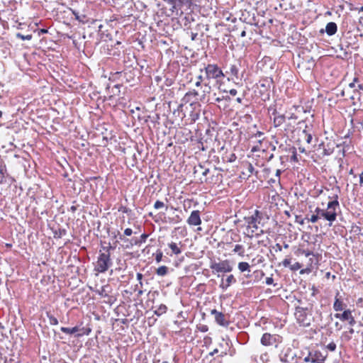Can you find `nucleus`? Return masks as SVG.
Returning <instances> with one entry per match:
<instances>
[{
	"instance_id": "f257e3e1",
	"label": "nucleus",
	"mask_w": 363,
	"mask_h": 363,
	"mask_svg": "<svg viewBox=\"0 0 363 363\" xmlns=\"http://www.w3.org/2000/svg\"><path fill=\"white\" fill-rule=\"evenodd\" d=\"M329 199H331V201L328 203L327 211L317 207L315 209V213L316 215L319 216L320 218L323 217L324 219L329 221L330 223V225H331L332 223L336 220V210L339 207L337 193L334 194L332 196H329Z\"/></svg>"
},
{
	"instance_id": "f03ea898",
	"label": "nucleus",
	"mask_w": 363,
	"mask_h": 363,
	"mask_svg": "<svg viewBox=\"0 0 363 363\" xmlns=\"http://www.w3.org/2000/svg\"><path fill=\"white\" fill-rule=\"evenodd\" d=\"M313 306L308 304L306 307L296 306L295 308L294 316L297 323L303 327H308L312 321Z\"/></svg>"
},
{
	"instance_id": "7ed1b4c3",
	"label": "nucleus",
	"mask_w": 363,
	"mask_h": 363,
	"mask_svg": "<svg viewBox=\"0 0 363 363\" xmlns=\"http://www.w3.org/2000/svg\"><path fill=\"white\" fill-rule=\"evenodd\" d=\"M263 218V213L258 210H255L254 213L249 216L245 217L247 223V230L249 237H253L255 235H259L260 233H257L259 225Z\"/></svg>"
},
{
	"instance_id": "20e7f679",
	"label": "nucleus",
	"mask_w": 363,
	"mask_h": 363,
	"mask_svg": "<svg viewBox=\"0 0 363 363\" xmlns=\"http://www.w3.org/2000/svg\"><path fill=\"white\" fill-rule=\"evenodd\" d=\"M111 264V255L108 249H107L105 252H100L94 266V270L99 273H104Z\"/></svg>"
},
{
	"instance_id": "39448f33",
	"label": "nucleus",
	"mask_w": 363,
	"mask_h": 363,
	"mask_svg": "<svg viewBox=\"0 0 363 363\" xmlns=\"http://www.w3.org/2000/svg\"><path fill=\"white\" fill-rule=\"evenodd\" d=\"M210 268L213 270V272L216 273H228L233 270V266L228 259L222 260L218 262L212 260L210 264Z\"/></svg>"
},
{
	"instance_id": "423d86ee",
	"label": "nucleus",
	"mask_w": 363,
	"mask_h": 363,
	"mask_svg": "<svg viewBox=\"0 0 363 363\" xmlns=\"http://www.w3.org/2000/svg\"><path fill=\"white\" fill-rule=\"evenodd\" d=\"M206 73V79H218L225 77L221 69L216 64H208L204 67Z\"/></svg>"
},
{
	"instance_id": "0eeeda50",
	"label": "nucleus",
	"mask_w": 363,
	"mask_h": 363,
	"mask_svg": "<svg viewBox=\"0 0 363 363\" xmlns=\"http://www.w3.org/2000/svg\"><path fill=\"white\" fill-rule=\"evenodd\" d=\"M60 330L67 335L76 334L75 337H77L84 335H89L91 332L90 328H81L79 325H76L73 328L61 327Z\"/></svg>"
},
{
	"instance_id": "6e6552de",
	"label": "nucleus",
	"mask_w": 363,
	"mask_h": 363,
	"mask_svg": "<svg viewBox=\"0 0 363 363\" xmlns=\"http://www.w3.org/2000/svg\"><path fill=\"white\" fill-rule=\"evenodd\" d=\"M272 83V79H269L268 78H265L263 79H261L259 83L257 84V89L259 94L264 96V100L268 99L269 97V90H270V85Z\"/></svg>"
},
{
	"instance_id": "1a4fd4ad",
	"label": "nucleus",
	"mask_w": 363,
	"mask_h": 363,
	"mask_svg": "<svg viewBox=\"0 0 363 363\" xmlns=\"http://www.w3.org/2000/svg\"><path fill=\"white\" fill-rule=\"evenodd\" d=\"M281 342V337L277 334H270L265 333L261 337L260 342L264 346H272Z\"/></svg>"
},
{
	"instance_id": "9d476101",
	"label": "nucleus",
	"mask_w": 363,
	"mask_h": 363,
	"mask_svg": "<svg viewBox=\"0 0 363 363\" xmlns=\"http://www.w3.org/2000/svg\"><path fill=\"white\" fill-rule=\"evenodd\" d=\"M326 358V355L323 354L320 351L311 352L307 357L304 358L305 362L312 363H324Z\"/></svg>"
},
{
	"instance_id": "9b49d317",
	"label": "nucleus",
	"mask_w": 363,
	"mask_h": 363,
	"mask_svg": "<svg viewBox=\"0 0 363 363\" xmlns=\"http://www.w3.org/2000/svg\"><path fill=\"white\" fill-rule=\"evenodd\" d=\"M211 314L214 315L215 320L217 324L223 326L228 327L229 325V320L226 318V315L221 312L218 311L216 309H213L211 311Z\"/></svg>"
},
{
	"instance_id": "f8f14e48",
	"label": "nucleus",
	"mask_w": 363,
	"mask_h": 363,
	"mask_svg": "<svg viewBox=\"0 0 363 363\" xmlns=\"http://www.w3.org/2000/svg\"><path fill=\"white\" fill-rule=\"evenodd\" d=\"M186 222L189 225L196 226L201 225V219L200 216V211L198 210L193 211Z\"/></svg>"
},
{
	"instance_id": "ddd939ff",
	"label": "nucleus",
	"mask_w": 363,
	"mask_h": 363,
	"mask_svg": "<svg viewBox=\"0 0 363 363\" xmlns=\"http://www.w3.org/2000/svg\"><path fill=\"white\" fill-rule=\"evenodd\" d=\"M273 125L275 128H278L286 123V116L284 114L279 113L276 109L274 110Z\"/></svg>"
},
{
	"instance_id": "4468645a",
	"label": "nucleus",
	"mask_w": 363,
	"mask_h": 363,
	"mask_svg": "<svg viewBox=\"0 0 363 363\" xmlns=\"http://www.w3.org/2000/svg\"><path fill=\"white\" fill-rule=\"evenodd\" d=\"M236 282V279L233 274L227 276L226 279L222 278L220 284V288L223 290H226L230 285Z\"/></svg>"
},
{
	"instance_id": "2eb2a0df",
	"label": "nucleus",
	"mask_w": 363,
	"mask_h": 363,
	"mask_svg": "<svg viewBox=\"0 0 363 363\" xmlns=\"http://www.w3.org/2000/svg\"><path fill=\"white\" fill-rule=\"evenodd\" d=\"M169 247L171 249L172 254L178 255L182 253L181 247L183 246L180 242L179 244L172 242L168 244Z\"/></svg>"
},
{
	"instance_id": "dca6fc26",
	"label": "nucleus",
	"mask_w": 363,
	"mask_h": 363,
	"mask_svg": "<svg viewBox=\"0 0 363 363\" xmlns=\"http://www.w3.org/2000/svg\"><path fill=\"white\" fill-rule=\"evenodd\" d=\"M352 311L350 310H345L342 313H335V317L342 321L349 320L352 317Z\"/></svg>"
},
{
	"instance_id": "f3484780",
	"label": "nucleus",
	"mask_w": 363,
	"mask_h": 363,
	"mask_svg": "<svg viewBox=\"0 0 363 363\" xmlns=\"http://www.w3.org/2000/svg\"><path fill=\"white\" fill-rule=\"evenodd\" d=\"M337 30V24L334 22L328 23L325 26V32L328 35H333L336 33Z\"/></svg>"
},
{
	"instance_id": "a211bd4d",
	"label": "nucleus",
	"mask_w": 363,
	"mask_h": 363,
	"mask_svg": "<svg viewBox=\"0 0 363 363\" xmlns=\"http://www.w3.org/2000/svg\"><path fill=\"white\" fill-rule=\"evenodd\" d=\"M199 96V93L195 89H192L188 92L186 93V94L184 95V98H183V101L185 102V103H189L191 101V99L193 98H196Z\"/></svg>"
},
{
	"instance_id": "6ab92c4d",
	"label": "nucleus",
	"mask_w": 363,
	"mask_h": 363,
	"mask_svg": "<svg viewBox=\"0 0 363 363\" xmlns=\"http://www.w3.org/2000/svg\"><path fill=\"white\" fill-rule=\"evenodd\" d=\"M110 292L111 286L108 284L101 286V288L97 291L98 294L101 297L108 296Z\"/></svg>"
},
{
	"instance_id": "aec40b11",
	"label": "nucleus",
	"mask_w": 363,
	"mask_h": 363,
	"mask_svg": "<svg viewBox=\"0 0 363 363\" xmlns=\"http://www.w3.org/2000/svg\"><path fill=\"white\" fill-rule=\"evenodd\" d=\"M339 295V292L337 293L335 296V300L333 304V308L335 311H341L343 310L344 303L342 301H341L337 296Z\"/></svg>"
},
{
	"instance_id": "412c9836",
	"label": "nucleus",
	"mask_w": 363,
	"mask_h": 363,
	"mask_svg": "<svg viewBox=\"0 0 363 363\" xmlns=\"http://www.w3.org/2000/svg\"><path fill=\"white\" fill-rule=\"evenodd\" d=\"M226 72L227 74H230L231 77L238 79L239 69L237 65H230L229 71Z\"/></svg>"
},
{
	"instance_id": "4be33fe9",
	"label": "nucleus",
	"mask_w": 363,
	"mask_h": 363,
	"mask_svg": "<svg viewBox=\"0 0 363 363\" xmlns=\"http://www.w3.org/2000/svg\"><path fill=\"white\" fill-rule=\"evenodd\" d=\"M238 268L240 272H250V266L246 262H240L238 264Z\"/></svg>"
},
{
	"instance_id": "5701e85b",
	"label": "nucleus",
	"mask_w": 363,
	"mask_h": 363,
	"mask_svg": "<svg viewBox=\"0 0 363 363\" xmlns=\"http://www.w3.org/2000/svg\"><path fill=\"white\" fill-rule=\"evenodd\" d=\"M211 90V86L208 85V83L203 84V89L202 91V94L200 97L201 101H203L205 99L206 95L210 94Z\"/></svg>"
},
{
	"instance_id": "b1692460",
	"label": "nucleus",
	"mask_w": 363,
	"mask_h": 363,
	"mask_svg": "<svg viewBox=\"0 0 363 363\" xmlns=\"http://www.w3.org/2000/svg\"><path fill=\"white\" fill-rule=\"evenodd\" d=\"M167 311V307L164 304H160L157 309L155 311V314L157 316H160L162 314L165 313Z\"/></svg>"
},
{
	"instance_id": "393cba45",
	"label": "nucleus",
	"mask_w": 363,
	"mask_h": 363,
	"mask_svg": "<svg viewBox=\"0 0 363 363\" xmlns=\"http://www.w3.org/2000/svg\"><path fill=\"white\" fill-rule=\"evenodd\" d=\"M233 252L237 253L240 257H243L245 255V247L242 245H236Z\"/></svg>"
},
{
	"instance_id": "a878e982",
	"label": "nucleus",
	"mask_w": 363,
	"mask_h": 363,
	"mask_svg": "<svg viewBox=\"0 0 363 363\" xmlns=\"http://www.w3.org/2000/svg\"><path fill=\"white\" fill-rule=\"evenodd\" d=\"M168 272H169V269L166 266H161V267H158L156 270V274L158 276H161V277L167 275L168 274Z\"/></svg>"
},
{
	"instance_id": "bb28decb",
	"label": "nucleus",
	"mask_w": 363,
	"mask_h": 363,
	"mask_svg": "<svg viewBox=\"0 0 363 363\" xmlns=\"http://www.w3.org/2000/svg\"><path fill=\"white\" fill-rule=\"evenodd\" d=\"M198 172H201L202 175L206 177L209 172V169H203V167L202 165H199L198 167L194 168V174H196Z\"/></svg>"
},
{
	"instance_id": "cd10ccee",
	"label": "nucleus",
	"mask_w": 363,
	"mask_h": 363,
	"mask_svg": "<svg viewBox=\"0 0 363 363\" xmlns=\"http://www.w3.org/2000/svg\"><path fill=\"white\" fill-rule=\"evenodd\" d=\"M148 237L147 234L143 233L140 235L139 240H135L134 244L135 245H140L142 243L145 242L147 238Z\"/></svg>"
},
{
	"instance_id": "c85d7f7f",
	"label": "nucleus",
	"mask_w": 363,
	"mask_h": 363,
	"mask_svg": "<svg viewBox=\"0 0 363 363\" xmlns=\"http://www.w3.org/2000/svg\"><path fill=\"white\" fill-rule=\"evenodd\" d=\"M47 316L49 319V323L50 325H58V320L55 316H53L52 314H50L49 313H47Z\"/></svg>"
},
{
	"instance_id": "c756f323",
	"label": "nucleus",
	"mask_w": 363,
	"mask_h": 363,
	"mask_svg": "<svg viewBox=\"0 0 363 363\" xmlns=\"http://www.w3.org/2000/svg\"><path fill=\"white\" fill-rule=\"evenodd\" d=\"M0 174L1 175L2 178H5L7 175L6 167L4 164H0Z\"/></svg>"
},
{
	"instance_id": "7c9ffc66",
	"label": "nucleus",
	"mask_w": 363,
	"mask_h": 363,
	"mask_svg": "<svg viewBox=\"0 0 363 363\" xmlns=\"http://www.w3.org/2000/svg\"><path fill=\"white\" fill-rule=\"evenodd\" d=\"M73 14L74 15L75 18L77 20H78L79 21L82 22V23L86 22V21H85L86 16L85 15H79V13L76 11H73Z\"/></svg>"
},
{
	"instance_id": "2f4dec72",
	"label": "nucleus",
	"mask_w": 363,
	"mask_h": 363,
	"mask_svg": "<svg viewBox=\"0 0 363 363\" xmlns=\"http://www.w3.org/2000/svg\"><path fill=\"white\" fill-rule=\"evenodd\" d=\"M203 81H204V77L201 74H200L199 75H198L196 77V82L195 83V86L196 87H199Z\"/></svg>"
},
{
	"instance_id": "473e14b6",
	"label": "nucleus",
	"mask_w": 363,
	"mask_h": 363,
	"mask_svg": "<svg viewBox=\"0 0 363 363\" xmlns=\"http://www.w3.org/2000/svg\"><path fill=\"white\" fill-rule=\"evenodd\" d=\"M319 218H320L319 216H318L316 214H313L311 216V218L306 217L305 219H307L308 222L315 223L318 220Z\"/></svg>"
},
{
	"instance_id": "72a5a7b5",
	"label": "nucleus",
	"mask_w": 363,
	"mask_h": 363,
	"mask_svg": "<svg viewBox=\"0 0 363 363\" xmlns=\"http://www.w3.org/2000/svg\"><path fill=\"white\" fill-rule=\"evenodd\" d=\"M197 330L202 333H206L208 330V327L206 325L204 324H199L197 325Z\"/></svg>"
},
{
	"instance_id": "f704fd0d",
	"label": "nucleus",
	"mask_w": 363,
	"mask_h": 363,
	"mask_svg": "<svg viewBox=\"0 0 363 363\" xmlns=\"http://www.w3.org/2000/svg\"><path fill=\"white\" fill-rule=\"evenodd\" d=\"M162 257H163L162 252L160 250H157L156 252V255H155V261L157 262V263H160L162 261Z\"/></svg>"
},
{
	"instance_id": "c9c22d12",
	"label": "nucleus",
	"mask_w": 363,
	"mask_h": 363,
	"mask_svg": "<svg viewBox=\"0 0 363 363\" xmlns=\"http://www.w3.org/2000/svg\"><path fill=\"white\" fill-rule=\"evenodd\" d=\"M299 252L302 255H304L306 257H309L311 255L315 256L313 252L308 250H298Z\"/></svg>"
},
{
	"instance_id": "e433bc0d",
	"label": "nucleus",
	"mask_w": 363,
	"mask_h": 363,
	"mask_svg": "<svg viewBox=\"0 0 363 363\" xmlns=\"http://www.w3.org/2000/svg\"><path fill=\"white\" fill-rule=\"evenodd\" d=\"M16 37H17L18 38H20V39L23 40H30V39L32 38V35H23V34H21V33H18L16 34Z\"/></svg>"
},
{
	"instance_id": "4c0bfd02",
	"label": "nucleus",
	"mask_w": 363,
	"mask_h": 363,
	"mask_svg": "<svg viewBox=\"0 0 363 363\" xmlns=\"http://www.w3.org/2000/svg\"><path fill=\"white\" fill-rule=\"evenodd\" d=\"M302 267V265L299 262H295L294 264L290 266V269L292 271H297Z\"/></svg>"
},
{
	"instance_id": "58836bf2",
	"label": "nucleus",
	"mask_w": 363,
	"mask_h": 363,
	"mask_svg": "<svg viewBox=\"0 0 363 363\" xmlns=\"http://www.w3.org/2000/svg\"><path fill=\"white\" fill-rule=\"evenodd\" d=\"M164 206H165L164 203L162 201H159V200L156 201L154 204V208L155 209H159V208H163Z\"/></svg>"
},
{
	"instance_id": "ea45409f",
	"label": "nucleus",
	"mask_w": 363,
	"mask_h": 363,
	"mask_svg": "<svg viewBox=\"0 0 363 363\" xmlns=\"http://www.w3.org/2000/svg\"><path fill=\"white\" fill-rule=\"evenodd\" d=\"M303 133L306 135V141L308 144H310L312 141V135L310 133H308L306 130L303 131Z\"/></svg>"
},
{
	"instance_id": "a19ab883",
	"label": "nucleus",
	"mask_w": 363,
	"mask_h": 363,
	"mask_svg": "<svg viewBox=\"0 0 363 363\" xmlns=\"http://www.w3.org/2000/svg\"><path fill=\"white\" fill-rule=\"evenodd\" d=\"M326 347L330 351L333 352L336 350V344L334 342H331L326 346Z\"/></svg>"
},
{
	"instance_id": "79ce46f5",
	"label": "nucleus",
	"mask_w": 363,
	"mask_h": 363,
	"mask_svg": "<svg viewBox=\"0 0 363 363\" xmlns=\"http://www.w3.org/2000/svg\"><path fill=\"white\" fill-rule=\"evenodd\" d=\"M291 160L296 162H297L298 161L296 149H294V150H293V155L291 157Z\"/></svg>"
},
{
	"instance_id": "37998d69",
	"label": "nucleus",
	"mask_w": 363,
	"mask_h": 363,
	"mask_svg": "<svg viewBox=\"0 0 363 363\" xmlns=\"http://www.w3.org/2000/svg\"><path fill=\"white\" fill-rule=\"evenodd\" d=\"M309 261L311 262V263L308 264V268L306 269L301 270V272H300L301 274H303L306 271L311 272V267H312L313 260H312L311 258H310Z\"/></svg>"
},
{
	"instance_id": "c03bdc74",
	"label": "nucleus",
	"mask_w": 363,
	"mask_h": 363,
	"mask_svg": "<svg viewBox=\"0 0 363 363\" xmlns=\"http://www.w3.org/2000/svg\"><path fill=\"white\" fill-rule=\"evenodd\" d=\"M294 126L289 122L286 123L284 130L285 131H292Z\"/></svg>"
},
{
	"instance_id": "a18cd8bd",
	"label": "nucleus",
	"mask_w": 363,
	"mask_h": 363,
	"mask_svg": "<svg viewBox=\"0 0 363 363\" xmlns=\"http://www.w3.org/2000/svg\"><path fill=\"white\" fill-rule=\"evenodd\" d=\"M291 264V259H289V258H286L285 259H284V261L282 262V264L284 267H287L290 265Z\"/></svg>"
},
{
	"instance_id": "49530a36",
	"label": "nucleus",
	"mask_w": 363,
	"mask_h": 363,
	"mask_svg": "<svg viewBox=\"0 0 363 363\" xmlns=\"http://www.w3.org/2000/svg\"><path fill=\"white\" fill-rule=\"evenodd\" d=\"M136 277H137V279L139 281L140 286L142 287L143 286L142 279H143V275L141 273H137Z\"/></svg>"
},
{
	"instance_id": "de8ad7c7",
	"label": "nucleus",
	"mask_w": 363,
	"mask_h": 363,
	"mask_svg": "<svg viewBox=\"0 0 363 363\" xmlns=\"http://www.w3.org/2000/svg\"><path fill=\"white\" fill-rule=\"evenodd\" d=\"M163 1L166 3H167L168 4L172 6L173 7H175L177 0H163Z\"/></svg>"
},
{
	"instance_id": "09e8293b",
	"label": "nucleus",
	"mask_w": 363,
	"mask_h": 363,
	"mask_svg": "<svg viewBox=\"0 0 363 363\" xmlns=\"http://www.w3.org/2000/svg\"><path fill=\"white\" fill-rule=\"evenodd\" d=\"M333 150L324 148L323 149V155H330L333 153Z\"/></svg>"
},
{
	"instance_id": "8fccbe9b",
	"label": "nucleus",
	"mask_w": 363,
	"mask_h": 363,
	"mask_svg": "<svg viewBox=\"0 0 363 363\" xmlns=\"http://www.w3.org/2000/svg\"><path fill=\"white\" fill-rule=\"evenodd\" d=\"M133 234V230L131 228H126L124 230V235L126 236H130Z\"/></svg>"
},
{
	"instance_id": "3c124183",
	"label": "nucleus",
	"mask_w": 363,
	"mask_h": 363,
	"mask_svg": "<svg viewBox=\"0 0 363 363\" xmlns=\"http://www.w3.org/2000/svg\"><path fill=\"white\" fill-rule=\"evenodd\" d=\"M358 82V78L357 77H354L353 81L349 84V86L350 88H354L355 86V83Z\"/></svg>"
},
{
	"instance_id": "603ef678",
	"label": "nucleus",
	"mask_w": 363,
	"mask_h": 363,
	"mask_svg": "<svg viewBox=\"0 0 363 363\" xmlns=\"http://www.w3.org/2000/svg\"><path fill=\"white\" fill-rule=\"evenodd\" d=\"M273 281H274V279H273V278H272V277H267V278H266V281H265V282H266V284H267V285H271V284H273Z\"/></svg>"
},
{
	"instance_id": "864d4df0",
	"label": "nucleus",
	"mask_w": 363,
	"mask_h": 363,
	"mask_svg": "<svg viewBox=\"0 0 363 363\" xmlns=\"http://www.w3.org/2000/svg\"><path fill=\"white\" fill-rule=\"evenodd\" d=\"M296 222L298 223L301 225H303L304 224V219H301L300 216H296Z\"/></svg>"
},
{
	"instance_id": "5fc2aeb1",
	"label": "nucleus",
	"mask_w": 363,
	"mask_h": 363,
	"mask_svg": "<svg viewBox=\"0 0 363 363\" xmlns=\"http://www.w3.org/2000/svg\"><path fill=\"white\" fill-rule=\"evenodd\" d=\"M347 321L349 322V324H350V325H352V326H353V325L355 324V323H356V321H355L354 318L353 317V315H352L351 319H350V320H347Z\"/></svg>"
},
{
	"instance_id": "6e6d98bb",
	"label": "nucleus",
	"mask_w": 363,
	"mask_h": 363,
	"mask_svg": "<svg viewBox=\"0 0 363 363\" xmlns=\"http://www.w3.org/2000/svg\"><path fill=\"white\" fill-rule=\"evenodd\" d=\"M229 93L232 96H235L237 94L238 91L235 89H232L229 91Z\"/></svg>"
},
{
	"instance_id": "4d7b16f0",
	"label": "nucleus",
	"mask_w": 363,
	"mask_h": 363,
	"mask_svg": "<svg viewBox=\"0 0 363 363\" xmlns=\"http://www.w3.org/2000/svg\"><path fill=\"white\" fill-rule=\"evenodd\" d=\"M281 174V169H277L276 171V177H278V182H279L280 180V175Z\"/></svg>"
},
{
	"instance_id": "13d9d810",
	"label": "nucleus",
	"mask_w": 363,
	"mask_h": 363,
	"mask_svg": "<svg viewBox=\"0 0 363 363\" xmlns=\"http://www.w3.org/2000/svg\"><path fill=\"white\" fill-rule=\"evenodd\" d=\"M275 247H276V251L281 252L282 250V247L280 244L277 243Z\"/></svg>"
},
{
	"instance_id": "bf43d9fd",
	"label": "nucleus",
	"mask_w": 363,
	"mask_h": 363,
	"mask_svg": "<svg viewBox=\"0 0 363 363\" xmlns=\"http://www.w3.org/2000/svg\"><path fill=\"white\" fill-rule=\"evenodd\" d=\"M359 184H360V186H362V184H363V172H362L359 174Z\"/></svg>"
},
{
	"instance_id": "052dcab7",
	"label": "nucleus",
	"mask_w": 363,
	"mask_h": 363,
	"mask_svg": "<svg viewBox=\"0 0 363 363\" xmlns=\"http://www.w3.org/2000/svg\"><path fill=\"white\" fill-rule=\"evenodd\" d=\"M253 170H254V167H252V165L251 164H249V165H248V171L250 173H252Z\"/></svg>"
},
{
	"instance_id": "680f3d73",
	"label": "nucleus",
	"mask_w": 363,
	"mask_h": 363,
	"mask_svg": "<svg viewBox=\"0 0 363 363\" xmlns=\"http://www.w3.org/2000/svg\"><path fill=\"white\" fill-rule=\"evenodd\" d=\"M291 119L296 120L297 119V116H295L294 114H292L290 117L288 118L289 121H290Z\"/></svg>"
},
{
	"instance_id": "e2e57ef3",
	"label": "nucleus",
	"mask_w": 363,
	"mask_h": 363,
	"mask_svg": "<svg viewBox=\"0 0 363 363\" xmlns=\"http://www.w3.org/2000/svg\"><path fill=\"white\" fill-rule=\"evenodd\" d=\"M218 352V349H215L213 350V351H212L211 352H210V355L211 356H213L215 354H217Z\"/></svg>"
},
{
	"instance_id": "0e129e2a",
	"label": "nucleus",
	"mask_w": 363,
	"mask_h": 363,
	"mask_svg": "<svg viewBox=\"0 0 363 363\" xmlns=\"http://www.w3.org/2000/svg\"><path fill=\"white\" fill-rule=\"evenodd\" d=\"M256 135V136H257V137H259V138H260V137H262V136L263 135V133H262V132H260V131H258V132L256 133V135Z\"/></svg>"
},
{
	"instance_id": "69168bd1",
	"label": "nucleus",
	"mask_w": 363,
	"mask_h": 363,
	"mask_svg": "<svg viewBox=\"0 0 363 363\" xmlns=\"http://www.w3.org/2000/svg\"><path fill=\"white\" fill-rule=\"evenodd\" d=\"M240 36H241L242 38L245 37V36H246V31H245V30H242V31L241 32V33H240Z\"/></svg>"
},
{
	"instance_id": "338daca9",
	"label": "nucleus",
	"mask_w": 363,
	"mask_h": 363,
	"mask_svg": "<svg viewBox=\"0 0 363 363\" xmlns=\"http://www.w3.org/2000/svg\"><path fill=\"white\" fill-rule=\"evenodd\" d=\"M236 101H237L239 104H241V103H242V98H241V97H238V98L236 99Z\"/></svg>"
},
{
	"instance_id": "774afa93",
	"label": "nucleus",
	"mask_w": 363,
	"mask_h": 363,
	"mask_svg": "<svg viewBox=\"0 0 363 363\" xmlns=\"http://www.w3.org/2000/svg\"><path fill=\"white\" fill-rule=\"evenodd\" d=\"M358 89L363 91V84H358Z\"/></svg>"
}]
</instances>
